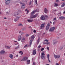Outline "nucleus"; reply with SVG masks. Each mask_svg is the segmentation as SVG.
<instances>
[{"mask_svg": "<svg viewBox=\"0 0 65 65\" xmlns=\"http://www.w3.org/2000/svg\"><path fill=\"white\" fill-rule=\"evenodd\" d=\"M38 15V14H37L35 15H31L29 19H34V18H35L36 17H37Z\"/></svg>", "mask_w": 65, "mask_h": 65, "instance_id": "obj_1", "label": "nucleus"}, {"mask_svg": "<svg viewBox=\"0 0 65 65\" xmlns=\"http://www.w3.org/2000/svg\"><path fill=\"white\" fill-rule=\"evenodd\" d=\"M55 29V27H52L49 30V32H52V31H54Z\"/></svg>", "mask_w": 65, "mask_h": 65, "instance_id": "obj_2", "label": "nucleus"}, {"mask_svg": "<svg viewBox=\"0 0 65 65\" xmlns=\"http://www.w3.org/2000/svg\"><path fill=\"white\" fill-rule=\"evenodd\" d=\"M54 56L55 59H58V58H59L60 57V55H54Z\"/></svg>", "mask_w": 65, "mask_h": 65, "instance_id": "obj_3", "label": "nucleus"}, {"mask_svg": "<svg viewBox=\"0 0 65 65\" xmlns=\"http://www.w3.org/2000/svg\"><path fill=\"white\" fill-rule=\"evenodd\" d=\"M10 2V0H5V3L7 5L8 4H9Z\"/></svg>", "mask_w": 65, "mask_h": 65, "instance_id": "obj_4", "label": "nucleus"}, {"mask_svg": "<svg viewBox=\"0 0 65 65\" xmlns=\"http://www.w3.org/2000/svg\"><path fill=\"white\" fill-rule=\"evenodd\" d=\"M28 58L27 57H25L23 58L22 61H27L28 60Z\"/></svg>", "mask_w": 65, "mask_h": 65, "instance_id": "obj_5", "label": "nucleus"}, {"mask_svg": "<svg viewBox=\"0 0 65 65\" xmlns=\"http://www.w3.org/2000/svg\"><path fill=\"white\" fill-rule=\"evenodd\" d=\"M32 41L33 40H30V44L28 45L29 47H31V45L32 44Z\"/></svg>", "mask_w": 65, "mask_h": 65, "instance_id": "obj_6", "label": "nucleus"}, {"mask_svg": "<svg viewBox=\"0 0 65 65\" xmlns=\"http://www.w3.org/2000/svg\"><path fill=\"white\" fill-rule=\"evenodd\" d=\"M40 19L41 20H45V17L44 16L42 15L41 16Z\"/></svg>", "mask_w": 65, "mask_h": 65, "instance_id": "obj_7", "label": "nucleus"}, {"mask_svg": "<svg viewBox=\"0 0 65 65\" xmlns=\"http://www.w3.org/2000/svg\"><path fill=\"white\" fill-rule=\"evenodd\" d=\"M35 12H37V10L33 11L31 12V15H33V14H34L35 13Z\"/></svg>", "mask_w": 65, "mask_h": 65, "instance_id": "obj_8", "label": "nucleus"}, {"mask_svg": "<svg viewBox=\"0 0 65 65\" xmlns=\"http://www.w3.org/2000/svg\"><path fill=\"white\" fill-rule=\"evenodd\" d=\"M20 18V17H17L15 19H14V21L15 22H17V21H18V20H19V19Z\"/></svg>", "mask_w": 65, "mask_h": 65, "instance_id": "obj_9", "label": "nucleus"}, {"mask_svg": "<svg viewBox=\"0 0 65 65\" xmlns=\"http://www.w3.org/2000/svg\"><path fill=\"white\" fill-rule=\"evenodd\" d=\"M32 54L34 55H35L36 54V50H33Z\"/></svg>", "mask_w": 65, "mask_h": 65, "instance_id": "obj_10", "label": "nucleus"}, {"mask_svg": "<svg viewBox=\"0 0 65 65\" xmlns=\"http://www.w3.org/2000/svg\"><path fill=\"white\" fill-rule=\"evenodd\" d=\"M9 57L10 58V59H12L13 58V55H12V54H11L9 56Z\"/></svg>", "mask_w": 65, "mask_h": 65, "instance_id": "obj_11", "label": "nucleus"}, {"mask_svg": "<svg viewBox=\"0 0 65 65\" xmlns=\"http://www.w3.org/2000/svg\"><path fill=\"white\" fill-rule=\"evenodd\" d=\"M44 12L45 13H47L48 12V10H47V9L46 8H45L44 9Z\"/></svg>", "mask_w": 65, "mask_h": 65, "instance_id": "obj_12", "label": "nucleus"}, {"mask_svg": "<svg viewBox=\"0 0 65 65\" xmlns=\"http://www.w3.org/2000/svg\"><path fill=\"white\" fill-rule=\"evenodd\" d=\"M65 17L63 16H61L59 17V19L60 20H64L65 19Z\"/></svg>", "mask_w": 65, "mask_h": 65, "instance_id": "obj_13", "label": "nucleus"}, {"mask_svg": "<svg viewBox=\"0 0 65 65\" xmlns=\"http://www.w3.org/2000/svg\"><path fill=\"white\" fill-rule=\"evenodd\" d=\"M27 21L28 22H33L34 21V20H31V19H28L27 20Z\"/></svg>", "mask_w": 65, "mask_h": 65, "instance_id": "obj_14", "label": "nucleus"}, {"mask_svg": "<svg viewBox=\"0 0 65 65\" xmlns=\"http://www.w3.org/2000/svg\"><path fill=\"white\" fill-rule=\"evenodd\" d=\"M21 38H22V37L21 36H19L18 37V41H20L21 40Z\"/></svg>", "mask_w": 65, "mask_h": 65, "instance_id": "obj_15", "label": "nucleus"}, {"mask_svg": "<svg viewBox=\"0 0 65 65\" xmlns=\"http://www.w3.org/2000/svg\"><path fill=\"white\" fill-rule=\"evenodd\" d=\"M25 7V4H22V7H21L22 9H24Z\"/></svg>", "mask_w": 65, "mask_h": 65, "instance_id": "obj_16", "label": "nucleus"}, {"mask_svg": "<svg viewBox=\"0 0 65 65\" xmlns=\"http://www.w3.org/2000/svg\"><path fill=\"white\" fill-rule=\"evenodd\" d=\"M44 26V24H42L41 26V29H42V28H43Z\"/></svg>", "mask_w": 65, "mask_h": 65, "instance_id": "obj_17", "label": "nucleus"}, {"mask_svg": "<svg viewBox=\"0 0 65 65\" xmlns=\"http://www.w3.org/2000/svg\"><path fill=\"white\" fill-rule=\"evenodd\" d=\"M57 42V41H53V44L54 45H56V43Z\"/></svg>", "mask_w": 65, "mask_h": 65, "instance_id": "obj_18", "label": "nucleus"}, {"mask_svg": "<svg viewBox=\"0 0 65 65\" xmlns=\"http://www.w3.org/2000/svg\"><path fill=\"white\" fill-rule=\"evenodd\" d=\"M1 54H5V52L4 50H2L1 52Z\"/></svg>", "mask_w": 65, "mask_h": 65, "instance_id": "obj_19", "label": "nucleus"}, {"mask_svg": "<svg viewBox=\"0 0 65 65\" xmlns=\"http://www.w3.org/2000/svg\"><path fill=\"white\" fill-rule=\"evenodd\" d=\"M25 38H22V40H21V42H23L25 41Z\"/></svg>", "mask_w": 65, "mask_h": 65, "instance_id": "obj_20", "label": "nucleus"}, {"mask_svg": "<svg viewBox=\"0 0 65 65\" xmlns=\"http://www.w3.org/2000/svg\"><path fill=\"white\" fill-rule=\"evenodd\" d=\"M54 4V6L55 7H57V6H58V4L56 3H55Z\"/></svg>", "mask_w": 65, "mask_h": 65, "instance_id": "obj_21", "label": "nucleus"}, {"mask_svg": "<svg viewBox=\"0 0 65 65\" xmlns=\"http://www.w3.org/2000/svg\"><path fill=\"white\" fill-rule=\"evenodd\" d=\"M31 39H34V38H35V37H34V35H32L31 37Z\"/></svg>", "mask_w": 65, "mask_h": 65, "instance_id": "obj_22", "label": "nucleus"}, {"mask_svg": "<svg viewBox=\"0 0 65 65\" xmlns=\"http://www.w3.org/2000/svg\"><path fill=\"white\" fill-rule=\"evenodd\" d=\"M41 58L42 59H43V58H45V56H41Z\"/></svg>", "mask_w": 65, "mask_h": 65, "instance_id": "obj_23", "label": "nucleus"}, {"mask_svg": "<svg viewBox=\"0 0 65 65\" xmlns=\"http://www.w3.org/2000/svg\"><path fill=\"white\" fill-rule=\"evenodd\" d=\"M46 26L48 27H50V24L49 23H48Z\"/></svg>", "mask_w": 65, "mask_h": 65, "instance_id": "obj_24", "label": "nucleus"}, {"mask_svg": "<svg viewBox=\"0 0 65 65\" xmlns=\"http://www.w3.org/2000/svg\"><path fill=\"white\" fill-rule=\"evenodd\" d=\"M49 28H50V27H48V26H46V30H48V29H49Z\"/></svg>", "mask_w": 65, "mask_h": 65, "instance_id": "obj_25", "label": "nucleus"}, {"mask_svg": "<svg viewBox=\"0 0 65 65\" xmlns=\"http://www.w3.org/2000/svg\"><path fill=\"white\" fill-rule=\"evenodd\" d=\"M19 53H20V54H21V55L23 54V52L22 51H20L19 52Z\"/></svg>", "mask_w": 65, "mask_h": 65, "instance_id": "obj_26", "label": "nucleus"}, {"mask_svg": "<svg viewBox=\"0 0 65 65\" xmlns=\"http://www.w3.org/2000/svg\"><path fill=\"white\" fill-rule=\"evenodd\" d=\"M51 43H50V42H48L46 43V44H50Z\"/></svg>", "mask_w": 65, "mask_h": 65, "instance_id": "obj_27", "label": "nucleus"}, {"mask_svg": "<svg viewBox=\"0 0 65 65\" xmlns=\"http://www.w3.org/2000/svg\"><path fill=\"white\" fill-rule=\"evenodd\" d=\"M47 57L48 58V59H50V55L49 54H48L47 55Z\"/></svg>", "mask_w": 65, "mask_h": 65, "instance_id": "obj_28", "label": "nucleus"}, {"mask_svg": "<svg viewBox=\"0 0 65 65\" xmlns=\"http://www.w3.org/2000/svg\"><path fill=\"white\" fill-rule=\"evenodd\" d=\"M65 5V4L64 3H63V4L61 5L62 7H63Z\"/></svg>", "mask_w": 65, "mask_h": 65, "instance_id": "obj_29", "label": "nucleus"}, {"mask_svg": "<svg viewBox=\"0 0 65 65\" xmlns=\"http://www.w3.org/2000/svg\"><path fill=\"white\" fill-rule=\"evenodd\" d=\"M39 39L37 40V44H38V43H39Z\"/></svg>", "mask_w": 65, "mask_h": 65, "instance_id": "obj_30", "label": "nucleus"}, {"mask_svg": "<svg viewBox=\"0 0 65 65\" xmlns=\"http://www.w3.org/2000/svg\"><path fill=\"white\" fill-rule=\"evenodd\" d=\"M27 62L28 63H30V61L29 60H27Z\"/></svg>", "mask_w": 65, "mask_h": 65, "instance_id": "obj_31", "label": "nucleus"}, {"mask_svg": "<svg viewBox=\"0 0 65 65\" xmlns=\"http://www.w3.org/2000/svg\"><path fill=\"white\" fill-rule=\"evenodd\" d=\"M35 2L36 4H37V0H35Z\"/></svg>", "mask_w": 65, "mask_h": 65, "instance_id": "obj_32", "label": "nucleus"}, {"mask_svg": "<svg viewBox=\"0 0 65 65\" xmlns=\"http://www.w3.org/2000/svg\"><path fill=\"white\" fill-rule=\"evenodd\" d=\"M41 56H45V54L43 53H41Z\"/></svg>", "mask_w": 65, "mask_h": 65, "instance_id": "obj_33", "label": "nucleus"}, {"mask_svg": "<svg viewBox=\"0 0 65 65\" xmlns=\"http://www.w3.org/2000/svg\"><path fill=\"white\" fill-rule=\"evenodd\" d=\"M19 47H20V46H18L15 47V49H17V48H19Z\"/></svg>", "mask_w": 65, "mask_h": 65, "instance_id": "obj_34", "label": "nucleus"}, {"mask_svg": "<svg viewBox=\"0 0 65 65\" xmlns=\"http://www.w3.org/2000/svg\"><path fill=\"white\" fill-rule=\"evenodd\" d=\"M22 25V23H19L18 24V26H21V25Z\"/></svg>", "mask_w": 65, "mask_h": 65, "instance_id": "obj_35", "label": "nucleus"}, {"mask_svg": "<svg viewBox=\"0 0 65 65\" xmlns=\"http://www.w3.org/2000/svg\"><path fill=\"white\" fill-rule=\"evenodd\" d=\"M34 33H36V31L35 30H34L33 31Z\"/></svg>", "mask_w": 65, "mask_h": 65, "instance_id": "obj_36", "label": "nucleus"}, {"mask_svg": "<svg viewBox=\"0 0 65 65\" xmlns=\"http://www.w3.org/2000/svg\"><path fill=\"white\" fill-rule=\"evenodd\" d=\"M7 47L9 49H10V47L9 46H7Z\"/></svg>", "mask_w": 65, "mask_h": 65, "instance_id": "obj_37", "label": "nucleus"}, {"mask_svg": "<svg viewBox=\"0 0 65 65\" xmlns=\"http://www.w3.org/2000/svg\"><path fill=\"white\" fill-rule=\"evenodd\" d=\"M32 65H35V62H33Z\"/></svg>", "mask_w": 65, "mask_h": 65, "instance_id": "obj_38", "label": "nucleus"}, {"mask_svg": "<svg viewBox=\"0 0 65 65\" xmlns=\"http://www.w3.org/2000/svg\"><path fill=\"white\" fill-rule=\"evenodd\" d=\"M21 35H23V34H24V32H22L21 33Z\"/></svg>", "mask_w": 65, "mask_h": 65, "instance_id": "obj_39", "label": "nucleus"}, {"mask_svg": "<svg viewBox=\"0 0 65 65\" xmlns=\"http://www.w3.org/2000/svg\"><path fill=\"white\" fill-rule=\"evenodd\" d=\"M43 50H44V48H42L41 49V51H42Z\"/></svg>", "mask_w": 65, "mask_h": 65, "instance_id": "obj_40", "label": "nucleus"}, {"mask_svg": "<svg viewBox=\"0 0 65 65\" xmlns=\"http://www.w3.org/2000/svg\"><path fill=\"white\" fill-rule=\"evenodd\" d=\"M44 41H46V42H48V40H46V39L45 40H44Z\"/></svg>", "mask_w": 65, "mask_h": 65, "instance_id": "obj_41", "label": "nucleus"}, {"mask_svg": "<svg viewBox=\"0 0 65 65\" xmlns=\"http://www.w3.org/2000/svg\"><path fill=\"white\" fill-rule=\"evenodd\" d=\"M27 44H26L24 46V48L25 47H28V46H27Z\"/></svg>", "mask_w": 65, "mask_h": 65, "instance_id": "obj_42", "label": "nucleus"}, {"mask_svg": "<svg viewBox=\"0 0 65 65\" xmlns=\"http://www.w3.org/2000/svg\"><path fill=\"white\" fill-rule=\"evenodd\" d=\"M57 20V19L56 18H54V19L53 20V21H54V20Z\"/></svg>", "mask_w": 65, "mask_h": 65, "instance_id": "obj_43", "label": "nucleus"}, {"mask_svg": "<svg viewBox=\"0 0 65 65\" xmlns=\"http://www.w3.org/2000/svg\"><path fill=\"white\" fill-rule=\"evenodd\" d=\"M55 24H56V22L54 21V22H53V25H55Z\"/></svg>", "mask_w": 65, "mask_h": 65, "instance_id": "obj_44", "label": "nucleus"}, {"mask_svg": "<svg viewBox=\"0 0 65 65\" xmlns=\"http://www.w3.org/2000/svg\"><path fill=\"white\" fill-rule=\"evenodd\" d=\"M29 12V10H28L27 11V13H28Z\"/></svg>", "mask_w": 65, "mask_h": 65, "instance_id": "obj_45", "label": "nucleus"}, {"mask_svg": "<svg viewBox=\"0 0 65 65\" xmlns=\"http://www.w3.org/2000/svg\"><path fill=\"white\" fill-rule=\"evenodd\" d=\"M19 14V12H17V15H18Z\"/></svg>", "mask_w": 65, "mask_h": 65, "instance_id": "obj_46", "label": "nucleus"}, {"mask_svg": "<svg viewBox=\"0 0 65 65\" xmlns=\"http://www.w3.org/2000/svg\"><path fill=\"white\" fill-rule=\"evenodd\" d=\"M45 52V51H43V52L41 53V54H44Z\"/></svg>", "mask_w": 65, "mask_h": 65, "instance_id": "obj_47", "label": "nucleus"}, {"mask_svg": "<svg viewBox=\"0 0 65 65\" xmlns=\"http://www.w3.org/2000/svg\"><path fill=\"white\" fill-rule=\"evenodd\" d=\"M41 47V46H40V45H39L38 46V48H39Z\"/></svg>", "mask_w": 65, "mask_h": 65, "instance_id": "obj_48", "label": "nucleus"}, {"mask_svg": "<svg viewBox=\"0 0 65 65\" xmlns=\"http://www.w3.org/2000/svg\"><path fill=\"white\" fill-rule=\"evenodd\" d=\"M48 61L50 63H51V61H50V59L49 58L48 59Z\"/></svg>", "mask_w": 65, "mask_h": 65, "instance_id": "obj_49", "label": "nucleus"}, {"mask_svg": "<svg viewBox=\"0 0 65 65\" xmlns=\"http://www.w3.org/2000/svg\"><path fill=\"white\" fill-rule=\"evenodd\" d=\"M43 44H46V43L45 42H43Z\"/></svg>", "mask_w": 65, "mask_h": 65, "instance_id": "obj_50", "label": "nucleus"}, {"mask_svg": "<svg viewBox=\"0 0 65 65\" xmlns=\"http://www.w3.org/2000/svg\"><path fill=\"white\" fill-rule=\"evenodd\" d=\"M6 13L7 14H9V12H6Z\"/></svg>", "mask_w": 65, "mask_h": 65, "instance_id": "obj_51", "label": "nucleus"}, {"mask_svg": "<svg viewBox=\"0 0 65 65\" xmlns=\"http://www.w3.org/2000/svg\"><path fill=\"white\" fill-rule=\"evenodd\" d=\"M28 36H29V35L28 34H27L26 35V37Z\"/></svg>", "mask_w": 65, "mask_h": 65, "instance_id": "obj_52", "label": "nucleus"}, {"mask_svg": "<svg viewBox=\"0 0 65 65\" xmlns=\"http://www.w3.org/2000/svg\"><path fill=\"white\" fill-rule=\"evenodd\" d=\"M20 4H22V5L23 4V3L21 2H20Z\"/></svg>", "mask_w": 65, "mask_h": 65, "instance_id": "obj_53", "label": "nucleus"}, {"mask_svg": "<svg viewBox=\"0 0 65 65\" xmlns=\"http://www.w3.org/2000/svg\"><path fill=\"white\" fill-rule=\"evenodd\" d=\"M47 50H49V48L48 47H47Z\"/></svg>", "mask_w": 65, "mask_h": 65, "instance_id": "obj_54", "label": "nucleus"}, {"mask_svg": "<svg viewBox=\"0 0 65 65\" xmlns=\"http://www.w3.org/2000/svg\"><path fill=\"white\" fill-rule=\"evenodd\" d=\"M45 17H46V18H47V15H45Z\"/></svg>", "mask_w": 65, "mask_h": 65, "instance_id": "obj_55", "label": "nucleus"}, {"mask_svg": "<svg viewBox=\"0 0 65 65\" xmlns=\"http://www.w3.org/2000/svg\"><path fill=\"white\" fill-rule=\"evenodd\" d=\"M54 11L55 12V11H57V10H54Z\"/></svg>", "mask_w": 65, "mask_h": 65, "instance_id": "obj_56", "label": "nucleus"}, {"mask_svg": "<svg viewBox=\"0 0 65 65\" xmlns=\"http://www.w3.org/2000/svg\"><path fill=\"white\" fill-rule=\"evenodd\" d=\"M20 11H21V10H19L17 12H19Z\"/></svg>", "mask_w": 65, "mask_h": 65, "instance_id": "obj_57", "label": "nucleus"}, {"mask_svg": "<svg viewBox=\"0 0 65 65\" xmlns=\"http://www.w3.org/2000/svg\"><path fill=\"white\" fill-rule=\"evenodd\" d=\"M56 65H59V64L58 63H56Z\"/></svg>", "mask_w": 65, "mask_h": 65, "instance_id": "obj_58", "label": "nucleus"}, {"mask_svg": "<svg viewBox=\"0 0 65 65\" xmlns=\"http://www.w3.org/2000/svg\"><path fill=\"white\" fill-rule=\"evenodd\" d=\"M56 2H59V0H56Z\"/></svg>", "mask_w": 65, "mask_h": 65, "instance_id": "obj_59", "label": "nucleus"}, {"mask_svg": "<svg viewBox=\"0 0 65 65\" xmlns=\"http://www.w3.org/2000/svg\"><path fill=\"white\" fill-rule=\"evenodd\" d=\"M2 14V12H0V14Z\"/></svg>", "mask_w": 65, "mask_h": 65, "instance_id": "obj_60", "label": "nucleus"}, {"mask_svg": "<svg viewBox=\"0 0 65 65\" xmlns=\"http://www.w3.org/2000/svg\"><path fill=\"white\" fill-rule=\"evenodd\" d=\"M13 15H14V16L15 17V16H16V14H14Z\"/></svg>", "mask_w": 65, "mask_h": 65, "instance_id": "obj_61", "label": "nucleus"}, {"mask_svg": "<svg viewBox=\"0 0 65 65\" xmlns=\"http://www.w3.org/2000/svg\"><path fill=\"white\" fill-rule=\"evenodd\" d=\"M27 9H26L25 10V11H27Z\"/></svg>", "mask_w": 65, "mask_h": 65, "instance_id": "obj_62", "label": "nucleus"}, {"mask_svg": "<svg viewBox=\"0 0 65 65\" xmlns=\"http://www.w3.org/2000/svg\"><path fill=\"white\" fill-rule=\"evenodd\" d=\"M18 56H19V55H17L16 56V57H18Z\"/></svg>", "mask_w": 65, "mask_h": 65, "instance_id": "obj_63", "label": "nucleus"}, {"mask_svg": "<svg viewBox=\"0 0 65 65\" xmlns=\"http://www.w3.org/2000/svg\"><path fill=\"white\" fill-rule=\"evenodd\" d=\"M63 13V14H65V11H64Z\"/></svg>", "mask_w": 65, "mask_h": 65, "instance_id": "obj_64", "label": "nucleus"}]
</instances>
